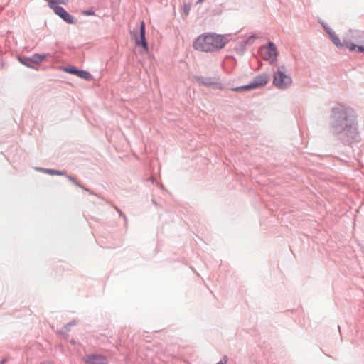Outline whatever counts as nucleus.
<instances>
[{
  "instance_id": "423d86ee",
  "label": "nucleus",
  "mask_w": 364,
  "mask_h": 364,
  "mask_svg": "<svg viewBox=\"0 0 364 364\" xmlns=\"http://www.w3.org/2000/svg\"><path fill=\"white\" fill-rule=\"evenodd\" d=\"M88 364H108L107 358L101 354H90L83 358Z\"/></svg>"
},
{
  "instance_id": "f8f14e48",
  "label": "nucleus",
  "mask_w": 364,
  "mask_h": 364,
  "mask_svg": "<svg viewBox=\"0 0 364 364\" xmlns=\"http://www.w3.org/2000/svg\"><path fill=\"white\" fill-rule=\"evenodd\" d=\"M45 56L39 55V54H35L33 55L32 59L33 62L39 63L44 60Z\"/></svg>"
},
{
  "instance_id": "9b49d317",
  "label": "nucleus",
  "mask_w": 364,
  "mask_h": 364,
  "mask_svg": "<svg viewBox=\"0 0 364 364\" xmlns=\"http://www.w3.org/2000/svg\"><path fill=\"white\" fill-rule=\"evenodd\" d=\"M77 77L85 79L86 80H91L92 79V75L87 71L78 70L76 75Z\"/></svg>"
},
{
  "instance_id": "ddd939ff",
  "label": "nucleus",
  "mask_w": 364,
  "mask_h": 364,
  "mask_svg": "<svg viewBox=\"0 0 364 364\" xmlns=\"http://www.w3.org/2000/svg\"><path fill=\"white\" fill-rule=\"evenodd\" d=\"M63 70L66 73H70V74H74V75H77V71L78 70L76 69L75 68L73 67V68H64Z\"/></svg>"
},
{
  "instance_id": "20e7f679",
  "label": "nucleus",
  "mask_w": 364,
  "mask_h": 364,
  "mask_svg": "<svg viewBox=\"0 0 364 364\" xmlns=\"http://www.w3.org/2000/svg\"><path fill=\"white\" fill-rule=\"evenodd\" d=\"M145 33V23L144 21L140 23L139 31H133L130 32L131 38L134 40L135 46H141L142 48V53H147L149 50Z\"/></svg>"
},
{
  "instance_id": "7ed1b4c3",
  "label": "nucleus",
  "mask_w": 364,
  "mask_h": 364,
  "mask_svg": "<svg viewBox=\"0 0 364 364\" xmlns=\"http://www.w3.org/2000/svg\"><path fill=\"white\" fill-rule=\"evenodd\" d=\"M350 114L346 108L343 105H338L333 109V119L335 127L346 128L348 124L346 121L349 120Z\"/></svg>"
},
{
  "instance_id": "6e6552de",
  "label": "nucleus",
  "mask_w": 364,
  "mask_h": 364,
  "mask_svg": "<svg viewBox=\"0 0 364 364\" xmlns=\"http://www.w3.org/2000/svg\"><path fill=\"white\" fill-rule=\"evenodd\" d=\"M266 51L264 53V58L266 60L274 61L277 57L276 47L272 43H269L268 47L265 48Z\"/></svg>"
},
{
  "instance_id": "2eb2a0df",
  "label": "nucleus",
  "mask_w": 364,
  "mask_h": 364,
  "mask_svg": "<svg viewBox=\"0 0 364 364\" xmlns=\"http://www.w3.org/2000/svg\"><path fill=\"white\" fill-rule=\"evenodd\" d=\"M203 1V0H198V3H201Z\"/></svg>"
},
{
  "instance_id": "0eeeda50",
  "label": "nucleus",
  "mask_w": 364,
  "mask_h": 364,
  "mask_svg": "<svg viewBox=\"0 0 364 364\" xmlns=\"http://www.w3.org/2000/svg\"><path fill=\"white\" fill-rule=\"evenodd\" d=\"M52 9L58 16H59L65 22L70 24L74 23L75 21L73 17L71 15H70L63 7L58 5L52 8Z\"/></svg>"
},
{
  "instance_id": "4468645a",
  "label": "nucleus",
  "mask_w": 364,
  "mask_h": 364,
  "mask_svg": "<svg viewBox=\"0 0 364 364\" xmlns=\"http://www.w3.org/2000/svg\"><path fill=\"white\" fill-rule=\"evenodd\" d=\"M44 171L50 175H61L60 171L53 169H46Z\"/></svg>"
},
{
  "instance_id": "1a4fd4ad",
  "label": "nucleus",
  "mask_w": 364,
  "mask_h": 364,
  "mask_svg": "<svg viewBox=\"0 0 364 364\" xmlns=\"http://www.w3.org/2000/svg\"><path fill=\"white\" fill-rule=\"evenodd\" d=\"M345 46L347 48H348L351 51L355 50V48H357L358 52L364 53V45L363 46H356L352 43L345 41Z\"/></svg>"
},
{
  "instance_id": "39448f33",
  "label": "nucleus",
  "mask_w": 364,
  "mask_h": 364,
  "mask_svg": "<svg viewBox=\"0 0 364 364\" xmlns=\"http://www.w3.org/2000/svg\"><path fill=\"white\" fill-rule=\"evenodd\" d=\"M268 81L269 77L266 74H262L255 77L250 84L233 88L232 90L235 92H238L256 89L266 85Z\"/></svg>"
},
{
  "instance_id": "f257e3e1",
  "label": "nucleus",
  "mask_w": 364,
  "mask_h": 364,
  "mask_svg": "<svg viewBox=\"0 0 364 364\" xmlns=\"http://www.w3.org/2000/svg\"><path fill=\"white\" fill-rule=\"evenodd\" d=\"M228 35L205 33L198 36L193 42V48L201 52H214L223 48L229 42Z\"/></svg>"
},
{
  "instance_id": "f03ea898",
  "label": "nucleus",
  "mask_w": 364,
  "mask_h": 364,
  "mask_svg": "<svg viewBox=\"0 0 364 364\" xmlns=\"http://www.w3.org/2000/svg\"><path fill=\"white\" fill-rule=\"evenodd\" d=\"M292 83V78L284 66H281L274 73L273 85L279 89H286Z\"/></svg>"
},
{
  "instance_id": "9d476101",
  "label": "nucleus",
  "mask_w": 364,
  "mask_h": 364,
  "mask_svg": "<svg viewBox=\"0 0 364 364\" xmlns=\"http://www.w3.org/2000/svg\"><path fill=\"white\" fill-rule=\"evenodd\" d=\"M327 31H328L332 41L333 42V43L338 47L341 46L340 40H339L338 37L336 35V33L330 29L327 30Z\"/></svg>"
}]
</instances>
